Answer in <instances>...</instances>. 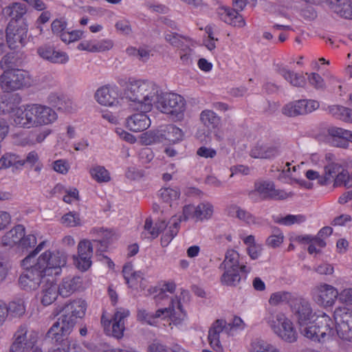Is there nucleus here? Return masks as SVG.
Here are the masks:
<instances>
[{"label": "nucleus", "instance_id": "49", "mask_svg": "<svg viewBox=\"0 0 352 352\" xmlns=\"http://www.w3.org/2000/svg\"><path fill=\"white\" fill-rule=\"evenodd\" d=\"M287 80L295 87H303L306 84V78L302 74L287 71Z\"/></svg>", "mask_w": 352, "mask_h": 352}, {"label": "nucleus", "instance_id": "13", "mask_svg": "<svg viewBox=\"0 0 352 352\" xmlns=\"http://www.w3.org/2000/svg\"><path fill=\"white\" fill-rule=\"evenodd\" d=\"M256 193H258L263 200H282L286 197V193L283 190L276 189L274 182L270 180L256 181L254 190L251 191L249 196L253 198Z\"/></svg>", "mask_w": 352, "mask_h": 352}, {"label": "nucleus", "instance_id": "51", "mask_svg": "<svg viewBox=\"0 0 352 352\" xmlns=\"http://www.w3.org/2000/svg\"><path fill=\"white\" fill-rule=\"evenodd\" d=\"M93 254V245L89 240L80 241L78 245V254L82 256H91Z\"/></svg>", "mask_w": 352, "mask_h": 352}, {"label": "nucleus", "instance_id": "55", "mask_svg": "<svg viewBox=\"0 0 352 352\" xmlns=\"http://www.w3.org/2000/svg\"><path fill=\"white\" fill-rule=\"evenodd\" d=\"M109 244V237L107 235H105L101 240H94L92 245L93 248H95L96 249L97 255L99 254H102L104 252H106Z\"/></svg>", "mask_w": 352, "mask_h": 352}, {"label": "nucleus", "instance_id": "60", "mask_svg": "<svg viewBox=\"0 0 352 352\" xmlns=\"http://www.w3.org/2000/svg\"><path fill=\"white\" fill-rule=\"evenodd\" d=\"M175 349H171L159 342H153L148 346V352H174Z\"/></svg>", "mask_w": 352, "mask_h": 352}, {"label": "nucleus", "instance_id": "16", "mask_svg": "<svg viewBox=\"0 0 352 352\" xmlns=\"http://www.w3.org/2000/svg\"><path fill=\"white\" fill-rule=\"evenodd\" d=\"M119 90L117 87L103 86L99 88L96 94L97 102L104 106H116L119 102Z\"/></svg>", "mask_w": 352, "mask_h": 352}, {"label": "nucleus", "instance_id": "32", "mask_svg": "<svg viewBox=\"0 0 352 352\" xmlns=\"http://www.w3.org/2000/svg\"><path fill=\"white\" fill-rule=\"evenodd\" d=\"M13 167L16 169L21 168V156L14 153H6L0 158V169Z\"/></svg>", "mask_w": 352, "mask_h": 352}, {"label": "nucleus", "instance_id": "64", "mask_svg": "<svg viewBox=\"0 0 352 352\" xmlns=\"http://www.w3.org/2000/svg\"><path fill=\"white\" fill-rule=\"evenodd\" d=\"M69 166L65 160H58L54 162L53 168L59 173L66 174L69 170Z\"/></svg>", "mask_w": 352, "mask_h": 352}, {"label": "nucleus", "instance_id": "23", "mask_svg": "<svg viewBox=\"0 0 352 352\" xmlns=\"http://www.w3.org/2000/svg\"><path fill=\"white\" fill-rule=\"evenodd\" d=\"M346 129L333 126L327 130V141L333 146L347 148L349 143L346 142Z\"/></svg>", "mask_w": 352, "mask_h": 352}, {"label": "nucleus", "instance_id": "17", "mask_svg": "<svg viewBox=\"0 0 352 352\" xmlns=\"http://www.w3.org/2000/svg\"><path fill=\"white\" fill-rule=\"evenodd\" d=\"M224 330H229L226 321L223 319H218L213 322L208 331V340L209 344L216 352L223 351V347L219 338L220 333Z\"/></svg>", "mask_w": 352, "mask_h": 352}, {"label": "nucleus", "instance_id": "21", "mask_svg": "<svg viewBox=\"0 0 352 352\" xmlns=\"http://www.w3.org/2000/svg\"><path fill=\"white\" fill-rule=\"evenodd\" d=\"M35 126L48 124L57 119L56 113L50 107L41 104H33Z\"/></svg>", "mask_w": 352, "mask_h": 352}, {"label": "nucleus", "instance_id": "31", "mask_svg": "<svg viewBox=\"0 0 352 352\" xmlns=\"http://www.w3.org/2000/svg\"><path fill=\"white\" fill-rule=\"evenodd\" d=\"M270 325L274 332L282 339L286 337V316L283 313H279L272 316Z\"/></svg>", "mask_w": 352, "mask_h": 352}, {"label": "nucleus", "instance_id": "48", "mask_svg": "<svg viewBox=\"0 0 352 352\" xmlns=\"http://www.w3.org/2000/svg\"><path fill=\"white\" fill-rule=\"evenodd\" d=\"M7 310L8 314L14 317L21 316L25 311L23 302L20 300L10 302L7 306Z\"/></svg>", "mask_w": 352, "mask_h": 352}, {"label": "nucleus", "instance_id": "35", "mask_svg": "<svg viewBox=\"0 0 352 352\" xmlns=\"http://www.w3.org/2000/svg\"><path fill=\"white\" fill-rule=\"evenodd\" d=\"M239 254L234 250H228L226 252L225 258L220 264L219 269L239 268Z\"/></svg>", "mask_w": 352, "mask_h": 352}, {"label": "nucleus", "instance_id": "62", "mask_svg": "<svg viewBox=\"0 0 352 352\" xmlns=\"http://www.w3.org/2000/svg\"><path fill=\"white\" fill-rule=\"evenodd\" d=\"M338 12L342 17L352 19V3L350 1L344 3Z\"/></svg>", "mask_w": 352, "mask_h": 352}, {"label": "nucleus", "instance_id": "46", "mask_svg": "<svg viewBox=\"0 0 352 352\" xmlns=\"http://www.w3.org/2000/svg\"><path fill=\"white\" fill-rule=\"evenodd\" d=\"M39 163V155L35 151H32L26 154L24 157H21V168L26 166L32 168Z\"/></svg>", "mask_w": 352, "mask_h": 352}, {"label": "nucleus", "instance_id": "33", "mask_svg": "<svg viewBox=\"0 0 352 352\" xmlns=\"http://www.w3.org/2000/svg\"><path fill=\"white\" fill-rule=\"evenodd\" d=\"M20 102L21 98L18 94L13 95L6 100L0 98V114L14 111Z\"/></svg>", "mask_w": 352, "mask_h": 352}, {"label": "nucleus", "instance_id": "14", "mask_svg": "<svg viewBox=\"0 0 352 352\" xmlns=\"http://www.w3.org/2000/svg\"><path fill=\"white\" fill-rule=\"evenodd\" d=\"M175 304L177 305V309L182 311V305L180 301L177 299L171 298L168 307L159 309L155 314L148 313L145 309H139L137 315L138 319L152 325L154 320L157 318L173 316L175 314Z\"/></svg>", "mask_w": 352, "mask_h": 352}, {"label": "nucleus", "instance_id": "28", "mask_svg": "<svg viewBox=\"0 0 352 352\" xmlns=\"http://www.w3.org/2000/svg\"><path fill=\"white\" fill-rule=\"evenodd\" d=\"M3 12L11 16L10 21H14L15 24H21V21H25L23 16L27 12L26 6L21 3H13L3 9Z\"/></svg>", "mask_w": 352, "mask_h": 352}, {"label": "nucleus", "instance_id": "61", "mask_svg": "<svg viewBox=\"0 0 352 352\" xmlns=\"http://www.w3.org/2000/svg\"><path fill=\"white\" fill-rule=\"evenodd\" d=\"M166 226L167 223L164 220H161L157 222L153 228H152V230L150 232L151 238H157L158 235L166 229Z\"/></svg>", "mask_w": 352, "mask_h": 352}, {"label": "nucleus", "instance_id": "41", "mask_svg": "<svg viewBox=\"0 0 352 352\" xmlns=\"http://www.w3.org/2000/svg\"><path fill=\"white\" fill-rule=\"evenodd\" d=\"M333 186L340 187L344 186L345 187H350L352 184L350 182V175L347 169L343 168L342 170L334 178Z\"/></svg>", "mask_w": 352, "mask_h": 352}, {"label": "nucleus", "instance_id": "8", "mask_svg": "<svg viewBox=\"0 0 352 352\" xmlns=\"http://www.w3.org/2000/svg\"><path fill=\"white\" fill-rule=\"evenodd\" d=\"M28 72L22 69L4 71L0 76V85L4 92H12L29 86Z\"/></svg>", "mask_w": 352, "mask_h": 352}, {"label": "nucleus", "instance_id": "5", "mask_svg": "<svg viewBox=\"0 0 352 352\" xmlns=\"http://www.w3.org/2000/svg\"><path fill=\"white\" fill-rule=\"evenodd\" d=\"M45 243V241L40 243L38 245L21 261V265L25 269V272L20 276L19 278V285L23 289H36L45 279L38 271V269L33 263L34 258L43 248Z\"/></svg>", "mask_w": 352, "mask_h": 352}, {"label": "nucleus", "instance_id": "44", "mask_svg": "<svg viewBox=\"0 0 352 352\" xmlns=\"http://www.w3.org/2000/svg\"><path fill=\"white\" fill-rule=\"evenodd\" d=\"M91 256H74V263L75 266L80 271H87L91 265Z\"/></svg>", "mask_w": 352, "mask_h": 352}, {"label": "nucleus", "instance_id": "22", "mask_svg": "<svg viewBox=\"0 0 352 352\" xmlns=\"http://www.w3.org/2000/svg\"><path fill=\"white\" fill-rule=\"evenodd\" d=\"M33 104L28 105L24 110L17 109L14 116V122L16 126L30 128L35 126Z\"/></svg>", "mask_w": 352, "mask_h": 352}, {"label": "nucleus", "instance_id": "30", "mask_svg": "<svg viewBox=\"0 0 352 352\" xmlns=\"http://www.w3.org/2000/svg\"><path fill=\"white\" fill-rule=\"evenodd\" d=\"M223 270L224 272L220 278L221 284L228 287L238 286L241 280L239 268H228Z\"/></svg>", "mask_w": 352, "mask_h": 352}, {"label": "nucleus", "instance_id": "6", "mask_svg": "<svg viewBox=\"0 0 352 352\" xmlns=\"http://www.w3.org/2000/svg\"><path fill=\"white\" fill-rule=\"evenodd\" d=\"M38 269L42 276H58L60 274L62 267L67 263V255L61 251H45L41 254L33 263Z\"/></svg>", "mask_w": 352, "mask_h": 352}, {"label": "nucleus", "instance_id": "42", "mask_svg": "<svg viewBox=\"0 0 352 352\" xmlns=\"http://www.w3.org/2000/svg\"><path fill=\"white\" fill-rule=\"evenodd\" d=\"M16 54L14 52L8 53L3 56L0 61V67L4 71L16 69L17 66Z\"/></svg>", "mask_w": 352, "mask_h": 352}, {"label": "nucleus", "instance_id": "39", "mask_svg": "<svg viewBox=\"0 0 352 352\" xmlns=\"http://www.w3.org/2000/svg\"><path fill=\"white\" fill-rule=\"evenodd\" d=\"M60 222L66 227H75L81 225L80 215L76 212H69L64 214L61 218Z\"/></svg>", "mask_w": 352, "mask_h": 352}, {"label": "nucleus", "instance_id": "36", "mask_svg": "<svg viewBox=\"0 0 352 352\" xmlns=\"http://www.w3.org/2000/svg\"><path fill=\"white\" fill-rule=\"evenodd\" d=\"M201 122L208 128L215 129L220 123V118L211 110H204L200 114Z\"/></svg>", "mask_w": 352, "mask_h": 352}, {"label": "nucleus", "instance_id": "20", "mask_svg": "<svg viewBox=\"0 0 352 352\" xmlns=\"http://www.w3.org/2000/svg\"><path fill=\"white\" fill-rule=\"evenodd\" d=\"M140 111L129 116L126 120V126L131 131L141 132L147 129L151 125V120L146 114V111Z\"/></svg>", "mask_w": 352, "mask_h": 352}, {"label": "nucleus", "instance_id": "50", "mask_svg": "<svg viewBox=\"0 0 352 352\" xmlns=\"http://www.w3.org/2000/svg\"><path fill=\"white\" fill-rule=\"evenodd\" d=\"M126 52L129 55L135 56L143 62L146 61L150 56V51L145 49L129 47L126 50Z\"/></svg>", "mask_w": 352, "mask_h": 352}, {"label": "nucleus", "instance_id": "7", "mask_svg": "<svg viewBox=\"0 0 352 352\" xmlns=\"http://www.w3.org/2000/svg\"><path fill=\"white\" fill-rule=\"evenodd\" d=\"M333 334L346 341L352 342V310L345 307H338L333 314Z\"/></svg>", "mask_w": 352, "mask_h": 352}, {"label": "nucleus", "instance_id": "59", "mask_svg": "<svg viewBox=\"0 0 352 352\" xmlns=\"http://www.w3.org/2000/svg\"><path fill=\"white\" fill-rule=\"evenodd\" d=\"M66 27L67 23L63 19H56L54 20L51 25L53 33L58 36L65 30Z\"/></svg>", "mask_w": 352, "mask_h": 352}, {"label": "nucleus", "instance_id": "15", "mask_svg": "<svg viewBox=\"0 0 352 352\" xmlns=\"http://www.w3.org/2000/svg\"><path fill=\"white\" fill-rule=\"evenodd\" d=\"M26 327L21 326L15 333V340L10 346V352H28L32 349L36 342V338L30 333L28 338Z\"/></svg>", "mask_w": 352, "mask_h": 352}, {"label": "nucleus", "instance_id": "25", "mask_svg": "<svg viewBox=\"0 0 352 352\" xmlns=\"http://www.w3.org/2000/svg\"><path fill=\"white\" fill-rule=\"evenodd\" d=\"M279 153L277 146L257 144L250 152V156L254 158L269 159Z\"/></svg>", "mask_w": 352, "mask_h": 352}, {"label": "nucleus", "instance_id": "43", "mask_svg": "<svg viewBox=\"0 0 352 352\" xmlns=\"http://www.w3.org/2000/svg\"><path fill=\"white\" fill-rule=\"evenodd\" d=\"M160 195L164 202L168 203L177 199L180 192L177 188H164L160 190Z\"/></svg>", "mask_w": 352, "mask_h": 352}, {"label": "nucleus", "instance_id": "63", "mask_svg": "<svg viewBox=\"0 0 352 352\" xmlns=\"http://www.w3.org/2000/svg\"><path fill=\"white\" fill-rule=\"evenodd\" d=\"M139 157L142 164H147L153 159L154 155L151 148H144L140 151Z\"/></svg>", "mask_w": 352, "mask_h": 352}, {"label": "nucleus", "instance_id": "2", "mask_svg": "<svg viewBox=\"0 0 352 352\" xmlns=\"http://www.w3.org/2000/svg\"><path fill=\"white\" fill-rule=\"evenodd\" d=\"M87 304L85 300L78 299L66 304L60 311V315L45 334V339L50 342L67 346V352H82V349L74 344L70 346L69 336L76 324L78 318L85 315Z\"/></svg>", "mask_w": 352, "mask_h": 352}, {"label": "nucleus", "instance_id": "10", "mask_svg": "<svg viewBox=\"0 0 352 352\" xmlns=\"http://www.w3.org/2000/svg\"><path fill=\"white\" fill-rule=\"evenodd\" d=\"M248 0H233L234 8L229 7H221L218 14L220 19L225 23L234 27L241 28L245 26V22L239 12L242 11L246 6Z\"/></svg>", "mask_w": 352, "mask_h": 352}, {"label": "nucleus", "instance_id": "4", "mask_svg": "<svg viewBox=\"0 0 352 352\" xmlns=\"http://www.w3.org/2000/svg\"><path fill=\"white\" fill-rule=\"evenodd\" d=\"M153 106L162 113L169 115L172 120H181L186 109V100L179 94L163 92L160 88Z\"/></svg>", "mask_w": 352, "mask_h": 352}, {"label": "nucleus", "instance_id": "11", "mask_svg": "<svg viewBox=\"0 0 352 352\" xmlns=\"http://www.w3.org/2000/svg\"><path fill=\"white\" fill-rule=\"evenodd\" d=\"M312 295L314 301L324 308L332 307L338 299V289L327 283L316 285L313 289Z\"/></svg>", "mask_w": 352, "mask_h": 352}, {"label": "nucleus", "instance_id": "1", "mask_svg": "<svg viewBox=\"0 0 352 352\" xmlns=\"http://www.w3.org/2000/svg\"><path fill=\"white\" fill-rule=\"evenodd\" d=\"M287 304L297 318L302 334L312 342L324 343L333 334V319L326 313L320 312L313 321H310L312 308L310 303L298 296L289 294Z\"/></svg>", "mask_w": 352, "mask_h": 352}, {"label": "nucleus", "instance_id": "9", "mask_svg": "<svg viewBox=\"0 0 352 352\" xmlns=\"http://www.w3.org/2000/svg\"><path fill=\"white\" fill-rule=\"evenodd\" d=\"M6 33V41L10 49L23 47L28 42V24L25 21H21V24H15L14 21H10Z\"/></svg>", "mask_w": 352, "mask_h": 352}, {"label": "nucleus", "instance_id": "57", "mask_svg": "<svg viewBox=\"0 0 352 352\" xmlns=\"http://www.w3.org/2000/svg\"><path fill=\"white\" fill-rule=\"evenodd\" d=\"M253 352H278L272 345L258 341L252 344Z\"/></svg>", "mask_w": 352, "mask_h": 352}, {"label": "nucleus", "instance_id": "56", "mask_svg": "<svg viewBox=\"0 0 352 352\" xmlns=\"http://www.w3.org/2000/svg\"><path fill=\"white\" fill-rule=\"evenodd\" d=\"M286 300L285 292H277L271 294L268 300L269 304L272 306H278Z\"/></svg>", "mask_w": 352, "mask_h": 352}, {"label": "nucleus", "instance_id": "26", "mask_svg": "<svg viewBox=\"0 0 352 352\" xmlns=\"http://www.w3.org/2000/svg\"><path fill=\"white\" fill-rule=\"evenodd\" d=\"M24 236L25 228L21 224L17 225L2 237V245L5 247H13L18 243H21Z\"/></svg>", "mask_w": 352, "mask_h": 352}, {"label": "nucleus", "instance_id": "24", "mask_svg": "<svg viewBox=\"0 0 352 352\" xmlns=\"http://www.w3.org/2000/svg\"><path fill=\"white\" fill-rule=\"evenodd\" d=\"M80 284L81 280L79 276H67L63 279L57 289L60 296L68 297L80 287Z\"/></svg>", "mask_w": 352, "mask_h": 352}, {"label": "nucleus", "instance_id": "52", "mask_svg": "<svg viewBox=\"0 0 352 352\" xmlns=\"http://www.w3.org/2000/svg\"><path fill=\"white\" fill-rule=\"evenodd\" d=\"M340 302L352 307V287L345 288L338 292Z\"/></svg>", "mask_w": 352, "mask_h": 352}, {"label": "nucleus", "instance_id": "45", "mask_svg": "<svg viewBox=\"0 0 352 352\" xmlns=\"http://www.w3.org/2000/svg\"><path fill=\"white\" fill-rule=\"evenodd\" d=\"M295 240L300 243H309L313 242L316 246L324 248L326 242L320 236H312L311 235H300L295 238Z\"/></svg>", "mask_w": 352, "mask_h": 352}, {"label": "nucleus", "instance_id": "19", "mask_svg": "<svg viewBox=\"0 0 352 352\" xmlns=\"http://www.w3.org/2000/svg\"><path fill=\"white\" fill-rule=\"evenodd\" d=\"M319 107V103L314 100H299L287 105V115L289 116L311 113Z\"/></svg>", "mask_w": 352, "mask_h": 352}, {"label": "nucleus", "instance_id": "47", "mask_svg": "<svg viewBox=\"0 0 352 352\" xmlns=\"http://www.w3.org/2000/svg\"><path fill=\"white\" fill-rule=\"evenodd\" d=\"M230 214L231 215L236 214V217L241 220H243L248 223L254 222L253 216L248 212L240 208L238 206H232L230 209Z\"/></svg>", "mask_w": 352, "mask_h": 352}, {"label": "nucleus", "instance_id": "34", "mask_svg": "<svg viewBox=\"0 0 352 352\" xmlns=\"http://www.w3.org/2000/svg\"><path fill=\"white\" fill-rule=\"evenodd\" d=\"M330 112L338 119L347 123H352V109L340 105L330 107Z\"/></svg>", "mask_w": 352, "mask_h": 352}, {"label": "nucleus", "instance_id": "38", "mask_svg": "<svg viewBox=\"0 0 352 352\" xmlns=\"http://www.w3.org/2000/svg\"><path fill=\"white\" fill-rule=\"evenodd\" d=\"M91 177L98 182H107L110 180L109 173L104 166H96L90 169Z\"/></svg>", "mask_w": 352, "mask_h": 352}, {"label": "nucleus", "instance_id": "37", "mask_svg": "<svg viewBox=\"0 0 352 352\" xmlns=\"http://www.w3.org/2000/svg\"><path fill=\"white\" fill-rule=\"evenodd\" d=\"M50 104L59 111H67L70 107L71 102L69 100H65L63 95L56 93H52L48 96Z\"/></svg>", "mask_w": 352, "mask_h": 352}, {"label": "nucleus", "instance_id": "12", "mask_svg": "<svg viewBox=\"0 0 352 352\" xmlns=\"http://www.w3.org/2000/svg\"><path fill=\"white\" fill-rule=\"evenodd\" d=\"M182 131L173 124H168L162 127L157 131L150 132L148 138L145 140L146 144L153 142H160L163 140H168L173 143L178 142L183 138Z\"/></svg>", "mask_w": 352, "mask_h": 352}, {"label": "nucleus", "instance_id": "3", "mask_svg": "<svg viewBox=\"0 0 352 352\" xmlns=\"http://www.w3.org/2000/svg\"><path fill=\"white\" fill-rule=\"evenodd\" d=\"M118 83L120 86H125L122 98L133 102L134 109L144 111L152 109L156 96L160 91V87L155 82L142 80L127 82L121 79Z\"/></svg>", "mask_w": 352, "mask_h": 352}, {"label": "nucleus", "instance_id": "53", "mask_svg": "<svg viewBox=\"0 0 352 352\" xmlns=\"http://www.w3.org/2000/svg\"><path fill=\"white\" fill-rule=\"evenodd\" d=\"M179 54L183 64L190 65L192 63V50L188 46L179 50Z\"/></svg>", "mask_w": 352, "mask_h": 352}, {"label": "nucleus", "instance_id": "18", "mask_svg": "<svg viewBox=\"0 0 352 352\" xmlns=\"http://www.w3.org/2000/svg\"><path fill=\"white\" fill-rule=\"evenodd\" d=\"M37 54L41 58L52 63L65 64L69 60V56L66 52L56 51L53 46L49 45L38 47Z\"/></svg>", "mask_w": 352, "mask_h": 352}, {"label": "nucleus", "instance_id": "54", "mask_svg": "<svg viewBox=\"0 0 352 352\" xmlns=\"http://www.w3.org/2000/svg\"><path fill=\"white\" fill-rule=\"evenodd\" d=\"M308 80L316 89H322L325 87L324 79L317 73H311L308 76Z\"/></svg>", "mask_w": 352, "mask_h": 352}, {"label": "nucleus", "instance_id": "27", "mask_svg": "<svg viewBox=\"0 0 352 352\" xmlns=\"http://www.w3.org/2000/svg\"><path fill=\"white\" fill-rule=\"evenodd\" d=\"M43 282H45V285L43 286V296L41 302L43 305L47 306L51 305L57 298L58 291L56 284L54 283V280L45 278Z\"/></svg>", "mask_w": 352, "mask_h": 352}, {"label": "nucleus", "instance_id": "29", "mask_svg": "<svg viewBox=\"0 0 352 352\" xmlns=\"http://www.w3.org/2000/svg\"><path fill=\"white\" fill-rule=\"evenodd\" d=\"M338 162H331L324 166V174L320 179V185L324 186L330 184L343 168Z\"/></svg>", "mask_w": 352, "mask_h": 352}, {"label": "nucleus", "instance_id": "58", "mask_svg": "<svg viewBox=\"0 0 352 352\" xmlns=\"http://www.w3.org/2000/svg\"><path fill=\"white\" fill-rule=\"evenodd\" d=\"M124 331V324H120L113 321L111 327H110V331H107V333L119 339L123 336Z\"/></svg>", "mask_w": 352, "mask_h": 352}, {"label": "nucleus", "instance_id": "40", "mask_svg": "<svg viewBox=\"0 0 352 352\" xmlns=\"http://www.w3.org/2000/svg\"><path fill=\"white\" fill-rule=\"evenodd\" d=\"M212 213L213 207L210 203H201L197 206L196 218L198 219H208Z\"/></svg>", "mask_w": 352, "mask_h": 352}]
</instances>
